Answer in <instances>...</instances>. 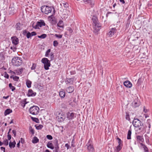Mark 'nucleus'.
Wrapping results in <instances>:
<instances>
[{
    "label": "nucleus",
    "instance_id": "1",
    "mask_svg": "<svg viewBox=\"0 0 152 152\" xmlns=\"http://www.w3.org/2000/svg\"><path fill=\"white\" fill-rule=\"evenodd\" d=\"M92 20L93 23V31L94 33H96L100 30L101 25L98 23V19L96 16H93L92 18Z\"/></svg>",
    "mask_w": 152,
    "mask_h": 152
},
{
    "label": "nucleus",
    "instance_id": "2",
    "mask_svg": "<svg viewBox=\"0 0 152 152\" xmlns=\"http://www.w3.org/2000/svg\"><path fill=\"white\" fill-rule=\"evenodd\" d=\"M12 62L13 65L18 66L21 65L23 61L21 58L16 57H14L12 59Z\"/></svg>",
    "mask_w": 152,
    "mask_h": 152
},
{
    "label": "nucleus",
    "instance_id": "3",
    "mask_svg": "<svg viewBox=\"0 0 152 152\" xmlns=\"http://www.w3.org/2000/svg\"><path fill=\"white\" fill-rule=\"evenodd\" d=\"M41 11L42 12L48 15L51 12L52 9L50 7L44 5L41 7Z\"/></svg>",
    "mask_w": 152,
    "mask_h": 152
},
{
    "label": "nucleus",
    "instance_id": "4",
    "mask_svg": "<svg viewBox=\"0 0 152 152\" xmlns=\"http://www.w3.org/2000/svg\"><path fill=\"white\" fill-rule=\"evenodd\" d=\"M132 124L135 127H139L141 126L139 128V129L140 130L142 129V126L143 124L137 118L134 119L133 121Z\"/></svg>",
    "mask_w": 152,
    "mask_h": 152
},
{
    "label": "nucleus",
    "instance_id": "5",
    "mask_svg": "<svg viewBox=\"0 0 152 152\" xmlns=\"http://www.w3.org/2000/svg\"><path fill=\"white\" fill-rule=\"evenodd\" d=\"M39 110V107L36 106H33L31 107L29 110L30 113L33 115H37Z\"/></svg>",
    "mask_w": 152,
    "mask_h": 152
},
{
    "label": "nucleus",
    "instance_id": "6",
    "mask_svg": "<svg viewBox=\"0 0 152 152\" xmlns=\"http://www.w3.org/2000/svg\"><path fill=\"white\" fill-rule=\"evenodd\" d=\"M41 62L44 64V67L45 70H47L49 69V67L50 66V61L47 58H44L42 59Z\"/></svg>",
    "mask_w": 152,
    "mask_h": 152
},
{
    "label": "nucleus",
    "instance_id": "7",
    "mask_svg": "<svg viewBox=\"0 0 152 152\" xmlns=\"http://www.w3.org/2000/svg\"><path fill=\"white\" fill-rule=\"evenodd\" d=\"M86 145L87 146V149L88 152H94V149L91 140H89Z\"/></svg>",
    "mask_w": 152,
    "mask_h": 152
},
{
    "label": "nucleus",
    "instance_id": "8",
    "mask_svg": "<svg viewBox=\"0 0 152 152\" xmlns=\"http://www.w3.org/2000/svg\"><path fill=\"white\" fill-rule=\"evenodd\" d=\"M56 118L59 122H61L65 118V116L63 113H58Z\"/></svg>",
    "mask_w": 152,
    "mask_h": 152
},
{
    "label": "nucleus",
    "instance_id": "9",
    "mask_svg": "<svg viewBox=\"0 0 152 152\" xmlns=\"http://www.w3.org/2000/svg\"><path fill=\"white\" fill-rule=\"evenodd\" d=\"M45 23L43 20H40V21L37 22L36 25L35 26H33V27L35 29L39 28V27H40L43 26H45Z\"/></svg>",
    "mask_w": 152,
    "mask_h": 152
},
{
    "label": "nucleus",
    "instance_id": "10",
    "mask_svg": "<svg viewBox=\"0 0 152 152\" xmlns=\"http://www.w3.org/2000/svg\"><path fill=\"white\" fill-rule=\"evenodd\" d=\"M117 31V30L115 27L111 28L110 31L107 33V36L109 37H112L116 32Z\"/></svg>",
    "mask_w": 152,
    "mask_h": 152
},
{
    "label": "nucleus",
    "instance_id": "11",
    "mask_svg": "<svg viewBox=\"0 0 152 152\" xmlns=\"http://www.w3.org/2000/svg\"><path fill=\"white\" fill-rule=\"evenodd\" d=\"M66 117L69 120H71L75 117V114L73 113L68 112L67 113Z\"/></svg>",
    "mask_w": 152,
    "mask_h": 152
},
{
    "label": "nucleus",
    "instance_id": "12",
    "mask_svg": "<svg viewBox=\"0 0 152 152\" xmlns=\"http://www.w3.org/2000/svg\"><path fill=\"white\" fill-rule=\"evenodd\" d=\"M12 43L15 46L18 45L19 43V39L16 37L14 36L11 37Z\"/></svg>",
    "mask_w": 152,
    "mask_h": 152
},
{
    "label": "nucleus",
    "instance_id": "13",
    "mask_svg": "<svg viewBox=\"0 0 152 152\" xmlns=\"http://www.w3.org/2000/svg\"><path fill=\"white\" fill-rule=\"evenodd\" d=\"M74 81L73 78H67L66 79L65 83L66 84L71 85L73 83Z\"/></svg>",
    "mask_w": 152,
    "mask_h": 152
},
{
    "label": "nucleus",
    "instance_id": "14",
    "mask_svg": "<svg viewBox=\"0 0 152 152\" xmlns=\"http://www.w3.org/2000/svg\"><path fill=\"white\" fill-rule=\"evenodd\" d=\"M124 85L126 87L131 88L132 86V83L129 81H126L124 83Z\"/></svg>",
    "mask_w": 152,
    "mask_h": 152
},
{
    "label": "nucleus",
    "instance_id": "15",
    "mask_svg": "<svg viewBox=\"0 0 152 152\" xmlns=\"http://www.w3.org/2000/svg\"><path fill=\"white\" fill-rule=\"evenodd\" d=\"M137 141L140 143L143 142L144 141V139L143 137V136H136Z\"/></svg>",
    "mask_w": 152,
    "mask_h": 152
},
{
    "label": "nucleus",
    "instance_id": "16",
    "mask_svg": "<svg viewBox=\"0 0 152 152\" xmlns=\"http://www.w3.org/2000/svg\"><path fill=\"white\" fill-rule=\"evenodd\" d=\"M136 100L137 101H136L135 100H134L132 103V106L134 107H138V106L140 105V104L139 101H137V100Z\"/></svg>",
    "mask_w": 152,
    "mask_h": 152
},
{
    "label": "nucleus",
    "instance_id": "17",
    "mask_svg": "<svg viewBox=\"0 0 152 152\" xmlns=\"http://www.w3.org/2000/svg\"><path fill=\"white\" fill-rule=\"evenodd\" d=\"M36 94V93L33 92L32 90H29L28 91V96H34Z\"/></svg>",
    "mask_w": 152,
    "mask_h": 152
},
{
    "label": "nucleus",
    "instance_id": "18",
    "mask_svg": "<svg viewBox=\"0 0 152 152\" xmlns=\"http://www.w3.org/2000/svg\"><path fill=\"white\" fill-rule=\"evenodd\" d=\"M74 90V88L73 86H69L67 87L66 91L67 92L69 93H71L73 92Z\"/></svg>",
    "mask_w": 152,
    "mask_h": 152
},
{
    "label": "nucleus",
    "instance_id": "19",
    "mask_svg": "<svg viewBox=\"0 0 152 152\" xmlns=\"http://www.w3.org/2000/svg\"><path fill=\"white\" fill-rule=\"evenodd\" d=\"M47 146L48 148H50L51 149L53 150L54 148L53 144L52 143L50 142H49L47 144Z\"/></svg>",
    "mask_w": 152,
    "mask_h": 152
},
{
    "label": "nucleus",
    "instance_id": "20",
    "mask_svg": "<svg viewBox=\"0 0 152 152\" xmlns=\"http://www.w3.org/2000/svg\"><path fill=\"white\" fill-rule=\"evenodd\" d=\"M16 142L14 141L13 142H10L9 144V146L10 148H14L15 147Z\"/></svg>",
    "mask_w": 152,
    "mask_h": 152
},
{
    "label": "nucleus",
    "instance_id": "21",
    "mask_svg": "<svg viewBox=\"0 0 152 152\" xmlns=\"http://www.w3.org/2000/svg\"><path fill=\"white\" fill-rule=\"evenodd\" d=\"M59 150V147L58 144V141H57V142L55 147V149L53 151V152H58Z\"/></svg>",
    "mask_w": 152,
    "mask_h": 152
},
{
    "label": "nucleus",
    "instance_id": "22",
    "mask_svg": "<svg viewBox=\"0 0 152 152\" xmlns=\"http://www.w3.org/2000/svg\"><path fill=\"white\" fill-rule=\"evenodd\" d=\"M59 94L61 98H64L65 96V92L63 90H62L61 91L59 92Z\"/></svg>",
    "mask_w": 152,
    "mask_h": 152
},
{
    "label": "nucleus",
    "instance_id": "23",
    "mask_svg": "<svg viewBox=\"0 0 152 152\" xmlns=\"http://www.w3.org/2000/svg\"><path fill=\"white\" fill-rule=\"evenodd\" d=\"M140 145L143 147L145 152H148V149L145 145H144L142 143H140Z\"/></svg>",
    "mask_w": 152,
    "mask_h": 152
},
{
    "label": "nucleus",
    "instance_id": "24",
    "mask_svg": "<svg viewBox=\"0 0 152 152\" xmlns=\"http://www.w3.org/2000/svg\"><path fill=\"white\" fill-rule=\"evenodd\" d=\"M26 84L28 88H30L31 87V82L30 80H27L26 81Z\"/></svg>",
    "mask_w": 152,
    "mask_h": 152
},
{
    "label": "nucleus",
    "instance_id": "25",
    "mask_svg": "<svg viewBox=\"0 0 152 152\" xmlns=\"http://www.w3.org/2000/svg\"><path fill=\"white\" fill-rule=\"evenodd\" d=\"M12 110L10 109H7L5 111L4 114L5 115H7L9 114L10 113H12Z\"/></svg>",
    "mask_w": 152,
    "mask_h": 152
},
{
    "label": "nucleus",
    "instance_id": "26",
    "mask_svg": "<svg viewBox=\"0 0 152 152\" xmlns=\"http://www.w3.org/2000/svg\"><path fill=\"white\" fill-rule=\"evenodd\" d=\"M39 141V140L36 137H34L32 140V142L33 143H36Z\"/></svg>",
    "mask_w": 152,
    "mask_h": 152
},
{
    "label": "nucleus",
    "instance_id": "27",
    "mask_svg": "<svg viewBox=\"0 0 152 152\" xmlns=\"http://www.w3.org/2000/svg\"><path fill=\"white\" fill-rule=\"evenodd\" d=\"M35 127L37 130H40L43 128V126L42 125H35Z\"/></svg>",
    "mask_w": 152,
    "mask_h": 152
},
{
    "label": "nucleus",
    "instance_id": "28",
    "mask_svg": "<svg viewBox=\"0 0 152 152\" xmlns=\"http://www.w3.org/2000/svg\"><path fill=\"white\" fill-rule=\"evenodd\" d=\"M132 133V132L131 130H129L128 132L127 139L128 140L131 139V134Z\"/></svg>",
    "mask_w": 152,
    "mask_h": 152
},
{
    "label": "nucleus",
    "instance_id": "29",
    "mask_svg": "<svg viewBox=\"0 0 152 152\" xmlns=\"http://www.w3.org/2000/svg\"><path fill=\"white\" fill-rule=\"evenodd\" d=\"M27 103L26 101V100H22L20 102V104L21 106L24 108L26 105V104Z\"/></svg>",
    "mask_w": 152,
    "mask_h": 152
},
{
    "label": "nucleus",
    "instance_id": "30",
    "mask_svg": "<svg viewBox=\"0 0 152 152\" xmlns=\"http://www.w3.org/2000/svg\"><path fill=\"white\" fill-rule=\"evenodd\" d=\"M20 23H17L16 24L15 26L17 30H20L21 29V28L20 27Z\"/></svg>",
    "mask_w": 152,
    "mask_h": 152
},
{
    "label": "nucleus",
    "instance_id": "31",
    "mask_svg": "<svg viewBox=\"0 0 152 152\" xmlns=\"http://www.w3.org/2000/svg\"><path fill=\"white\" fill-rule=\"evenodd\" d=\"M63 26V22L62 20H60L57 23L58 26L59 27H62Z\"/></svg>",
    "mask_w": 152,
    "mask_h": 152
},
{
    "label": "nucleus",
    "instance_id": "32",
    "mask_svg": "<svg viewBox=\"0 0 152 152\" xmlns=\"http://www.w3.org/2000/svg\"><path fill=\"white\" fill-rule=\"evenodd\" d=\"M122 146L118 145L117 146L115 149V152H118L121 149Z\"/></svg>",
    "mask_w": 152,
    "mask_h": 152
},
{
    "label": "nucleus",
    "instance_id": "33",
    "mask_svg": "<svg viewBox=\"0 0 152 152\" xmlns=\"http://www.w3.org/2000/svg\"><path fill=\"white\" fill-rule=\"evenodd\" d=\"M9 87L10 89H11L12 91H13L15 90V88L14 86H13L11 83H10L9 85Z\"/></svg>",
    "mask_w": 152,
    "mask_h": 152
},
{
    "label": "nucleus",
    "instance_id": "34",
    "mask_svg": "<svg viewBox=\"0 0 152 152\" xmlns=\"http://www.w3.org/2000/svg\"><path fill=\"white\" fill-rule=\"evenodd\" d=\"M31 119L34 121L36 122V123H38L39 122V120L38 118L33 117H31Z\"/></svg>",
    "mask_w": 152,
    "mask_h": 152
},
{
    "label": "nucleus",
    "instance_id": "35",
    "mask_svg": "<svg viewBox=\"0 0 152 152\" xmlns=\"http://www.w3.org/2000/svg\"><path fill=\"white\" fill-rule=\"evenodd\" d=\"M50 61H51L53 60L54 59V53L53 52H51L50 54Z\"/></svg>",
    "mask_w": 152,
    "mask_h": 152
},
{
    "label": "nucleus",
    "instance_id": "36",
    "mask_svg": "<svg viewBox=\"0 0 152 152\" xmlns=\"http://www.w3.org/2000/svg\"><path fill=\"white\" fill-rule=\"evenodd\" d=\"M47 35L45 34H43L40 36H38V37L39 38L44 39L46 37Z\"/></svg>",
    "mask_w": 152,
    "mask_h": 152
},
{
    "label": "nucleus",
    "instance_id": "37",
    "mask_svg": "<svg viewBox=\"0 0 152 152\" xmlns=\"http://www.w3.org/2000/svg\"><path fill=\"white\" fill-rule=\"evenodd\" d=\"M51 51L50 49H48L47 51L46 52L45 54V56L46 57H48V55Z\"/></svg>",
    "mask_w": 152,
    "mask_h": 152
},
{
    "label": "nucleus",
    "instance_id": "38",
    "mask_svg": "<svg viewBox=\"0 0 152 152\" xmlns=\"http://www.w3.org/2000/svg\"><path fill=\"white\" fill-rule=\"evenodd\" d=\"M36 67L37 64L35 63H33L31 69L32 70H34L36 68Z\"/></svg>",
    "mask_w": 152,
    "mask_h": 152
},
{
    "label": "nucleus",
    "instance_id": "39",
    "mask_svg": "<svg viewBox=\"0 0 152 152\" xmlns=\"http://www.w3.org/2000/svg\"><path fill=\"white\" fill-rule=\"evenodd\" d=\"M76 103V102H75L74 100H73V102H69V105H71L72 107L75 106V105Z\"/></svg>",
    "mask_w": 152,
    "mask_h": 152
},
{
    "label": "nucleus",
    "instance_id": "40",
    "mask_svg": "<svg viewBox=\"0 0 152 152\" xmlns=\"http://www.w3.org/2000/svg\"><path fill=\"white\" fill-rule=\"evenodd\" d=\"M29 130L30 131L32 134H34V129L32 128V127L31 126H30L29 127Z\"/></svg>",
    "mask_w": 152,
    "mask_h": 152
},
{
    "label": "nucleus",
    "instance_id": "41",
    "mask_svg": "<svg viewBox=\"0 0 152 152\" xmlns=\"http://www.w3.org/2000/svg\"><path fill=\"white\" fill-rule=\"evenodd\" d=\"M58 44V42L56 40L54 41L53 42V45L54 47H56Z\"/></svg>",
    "mask_w": 152,
    "mask_h": 152
},
{
    "label": "nucleus",
    "instance_id": "42",
    "mask_svg": "<svg viewBox=\"0 0 152 152\" xmlns=\"http://www.w3.org/2000/svg\"><path fill=\"white\" fill-rule=\"evenodd\" d=\"M14 8H12V9L10 11V14L13 15L15 12V10H14Z\"/></svg>",
    "mask_w": 152,
    "mask_h": 152
},
{
    "label": "nucleus",
    "instance_id": "43",
    "mask_svg": "<svg viewBox=\"0 0 152 152\" xmlns=\"http://www.w3.org/2000/svg\"><path fill=\"white\" fill-rule=\"evenodd\" d=\"M13 79L14 81H18L19 79V77L18 76H15L13 77Z\"/></svg>",
    "mask_w": 152,
    "mask_h": 152
},
{
    "label": "nucleus",
    "instance_id": "44",
    "mask_svg": "<svg viewBox=\"0 0 152 152\" xmlns=\"http://www.w3.org/2000/svg\"><path fill=\"white\" fill-rule=\"evenodd\" d=\"M10 49H11L13 51L15 52L17 49V48L15 46H13V47H10Z\"/></svg>",
    "mask_w": 152,
    "mask_h": 152
},
{
    "label": "nucleus",
    "instance_id": "45",
    "mask_svg": "<svg viewBox=\"0 0 152 152\" xmlns=\"http://www.w3.org/2000/svg\"><path fill=\"white\" fill-rule=\"evenodd\" d=\"M65 146L67 148V150L71 148V147L70 146V145L68 143H66L65 144Z\"/></svg>",
    "mask_w": 152,
    "mask_h": 152
},
{
    "label": "nucleus",
    "instance_id": "46",
    "mask_svg": "<svg viewBox=\"0 0 152 152\" xmlns=\"http://www.w3.org/2000/svg\"><path fill=\"white\" fill-rule=\"evenodd\" d=\"M46 137L49 140H51L53 139V137L52 136L50 135H47L46 136Z\"/></svg>",
    "mask_w": 152,
    "mask_h": 152
},
{
    "label": "nucleus",
    "instance_id": "47",
    "mask_svg": "<svg viewBox=\"0 0 152 152\" xmlns=\"http://www.w3.org/2000/svg\"><path fill=\"white\" fill-rule=\"evenodd\" d=\"M26 37L27 38H29L31 37V33L28 32L26 35Z\"/></svg>",
    "mask_w": 152,
    "mask_h": 152
},
{
    "label": "nucleus",
    "instance_id": "48",
    "mask_svg": "<svg viewBox=\"0 0 152 152\" xmlns=\"http://www.w3.org/2000/svg\"><path fill=\"white\" fill-rule=\"evenodd\" d=\"M55 36L58 38L60 39L62 37V35H58L56 34H55Z\"/></svg>",
    "mask_w": 152,
    "mask_h": 152
},
{
    "label": "nucleus",
    "instance_id": "49",
    "mask_svg": "<svg viewBox=\"0 0 152 152\" xmlns=\"http://www.w3.org/2000/svg\"><path fill=\"white\" fill-rule=\"evenodd\" d=\"M3 143L6 145H7L8 144V141L7 140H6L4 141Z\"/></svg>",
    "mask_w": 152,
    "mask_h": 152
},
{
    "label": "nucleus",
    "instance_id": "50",
    "mask_svg": "<svg viewBox=\"0 0 152 152\" xmlns=\"http://www.w3.org/2000/svg\"><path fill=\"white\" fill-rule=\"evenodd\" d=\"M29 32L28 31L26 30H24L23 31V34L24 35L26 36L27 34Z\"/></svg>",
    "mask_w": 152,
    "mask_h": 152
},
{
    "label": "nucleus",
    "instance_id": "51",
    "mask_svg": "<svg viewBox=\"0 0 152 152\" xmlns=\"http://www.w3.org/2000/svg\"><path fill=\"white\" fill-rule=\"evenodd\" d=\"M31 37L34 36H35L37 34L34 31L32 32L31 33Z\"/></svg>",
    "mask_w": 152,
    "mask_h": 152
},
{
    "label": "nucleus",
    "instance_id": "52",
    "mask_svg": "<svg viewBox=\"0 0 152 152\" xmlns=\"http://www.w3.org/2000/svg\"><path fill=\"white\" fill-rule=\"evenodd\" d=\"M23 70V68H21V69H19V72H18L20 74H21L22 73Z\"/></svg>",
    "mask_w": 152,
    "mask_h": 152
},
{
    "label": "nucleus",
    "instance_id": "53",
    "mask_svg": "<svg viewBox=\"0 0 152 152\" xmlns=\"http://www.w3.org/2000/svg\"><path fill=\"white\" fill-rule=\"evenodd\" d=\"M12 132L13 134L14 137H15L16 136V130H13L12 131Z\"/></svg>",
    "mask_w": 152,
    "mask_h": 152
},
{
    "label": "nucleus",
    "instance_id": "54",
    "mask_svg": "<svg viewBox=\"0 0 152 152\" xmlns=\"http://www.w3.org/2000/svg\"><path fill=\"white\" fill-rule=\"evenodd\" d=\"M64 7L65 8L67 7H68V4L66 3H63L62 4Z\"/></svg>",
    "mask_w": 152,
    "mask_h": 152
},
{
    "label": "nucleus",
    "instance_id": "55",
    "mask_svg": "<svg viewBox=\"0 0 152 152\" xmlns=\"http://www.w3.org/2000/svg\"><path fill=\"white\" fill-rule=\"evenodd\" d=\"M7 138L9 140H10L11 138V136L10 134H8L7 135Z\"/></svg>",
    "mask_w": 152,
    "mask_h": 152
},
{
    "label": "nucleus",
    "instance_id": "56",
    "mask_svg": "<svg viewBox=\"0 0 152 152\" xmlns=\"http://www.w3.org/2000/svg\"><path fill=\"white\" fill-rule=\"evenodd\" d=\"M4 77L7 78H9V75L7 73H5L4 74Z\"/></svg>",
    "mask_w": 152,
    "mask_h": 152
},
{
    "label": "nucleus",
    "instance_id": "57",
    "mask_svg": "<svg viewBox=\"0 0 152 152\" xmlns=\"http://www.w3.org/2000/svg\"><path fill=\"white\" fill-rule=\"evenodd\" d=\"M20 141L23 144L24 143V140L22 138H20Z\"/></svg>",
    "mask_w": 152,
    "mask_h": 152
},
{
    "label": "nucleus",
    "instance_id": "58",
    "mask_svg": "<svg viewBox=\"0 0 152 152\" xmlns=\"http://www.w3.org/2000/svg\"><path fill=\"white\" fill-rule=\"evenodd\" d=\"M126 120H129L130 119L129 115H126Z\"/></svg>",
    "mask_w": 152,
    "mask_h": 152
},
{
    "label": "nucleus",
    "instance_id": "59",
    "mask_svg": "<svg viewBox=\"0 0 152 152\" xmlns=\"http://www.w3.org/2000/svg\"><path fill=\"white\" fill-rule=\"evenodd\" d=\"M143 110L145 113H146L148 111V110L146 109L145 107H144Z\"/></svg>",
    "mask_w": 152,
    "mask_h": 152
},
{
    "label": "nucleus",
    "instance_id": "60",
    "mask_svg": "<svg viewBox=\"0 0 152 152\" xmlns=\"http://www.w3.org/2000/svg\"><path fill=\"white\" fill-rule=\"evenodd\" d=\"M74 143V139H73L72 140V145H71V146L72 147H74V145H73V143Z\"/></svg>",
    "mask_w": 152,
    "mask_h": 152
},
{
    "label": "nucleus",
    "instance_id": "61",
    "mask_svg": "<svg viewBox=\"0 0 152 152\" xmlns=\"http://www.w3.org/2000/svg\"><path fill=\"white\" fill-rule=\"evenodd\" d=\"M119 1L120 2L123 4H124L125 3V2L124 0H119Z\"/></svg>",
    "mask_w": 152,
    "mask_h": 152
},
{
    "label": "nucleus",
    "instance_id": "62",
    "mask_svg": "<svg viewBox=\"0 0 152 152\" xmlns=\"http://www.w3.org/2000/svg\"><path fill=\"white\" fill-rule=\"evenodd\" d=\"M4 56L2 53H0V57L1 58V59H2V58Z\"/></svg>",
    "mask_w": 152,
    "mask_h": 152
},
{
    "label": "nucleus",
    "instance_id": "63",
    "mask_svg": "<svg viewBox=\"0 0 152 152\" xmlns=\"http://www.w3.org/2000/svg\"><path fill=\"white\" fill-rule=\"evenodd\" d=\"M20 141H19L18 143L17 144V146L19 148L20 147Z\"/></svg>",
    "mask_w": 152,
    "mask_h": 152
},
{
    "label": "nucleus",
    "instance_id": "64",
    "mask_svg": "<svg viewBox=\"0 0 152 152\" xmlns=\"http://www.w3.org/2000/svg\"><path fill=\"white\" fill-rule=\"evenodd\" d=\"M117 140H118V142H120L121 141V139L118 137H117Z\"/></svg>",
    "mask_w": 152,
    "mask_h": 152
}]
</instances>
